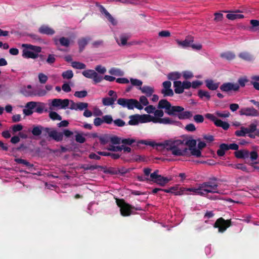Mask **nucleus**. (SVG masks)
<instances>
[{
  "label": "nucleus",
  "mask_w": 259,
  "mask_h": 259,
  "mask_svg": "<svg viewBox=\"0 0 259 259\" xmlns=\"http://www.w3.org/2000/svg\"><path fill=\"white\" fill-rule=\"evenodd\" d=\"M139 143L144 144L146 145L154 146L156 145L162 149H166L167 151H170L171 153L175 156H184L187 153V148L184 147V143L181 140L174 141H165L163 143L156 144L153 142H147L146 141L141 140L139 142Z\"/></svg>",
  "instance_id": "obj_1"
},
{
  "label": "nucleus",
  "mask_w": 259,
  "mask_h": 259,
  "mask_svg": "<svg viewBox=\"0 0 259 259\" xmlns=\"http://www.w3.org/2000/svg\"><path fill=\"white\" fill-rule=\"evenodd\" d=\"M159 109H165V112L169 115L177 116L180 120L189 119L192 116L191 112L184 111V108L180 106H171L166 99H161L158 105Z\"/></svg>",
  "instance_id": "obj_2"
},
{
  "label": "nucleus",
  "mask_w": 259,
  "mask_h": 259,
  "mask_svg": "<svg viewBox=\"0 0 259 259\" xmlns=\"http://www.w3.org/2000/svg\"><path fill=\"white\" fill-rule=\"evenodd\" d=\"M24 48L22 56L25 58L36 59L38 57V53L41 52V48L39 46H33L31 44H24L22 45Z\"/></svg>",
  "instance_id": "obj_3"
},
{
  "label": "nucleus",
  "mask_w": 259,
  "mask_h": 259,
  "mask_svg": "<svg viewBox=\"0 0 259 259\" xmlns=\"http://www.w3.org/2000/svg\"><path fill=\"white\" fill-rule=\"evenodd\" d=\"M117 103L122 107L127 108L129 110L134 109V108L141 110L143 108L142 105L135 99L120 98L117 100Z\"/></svg>",
  "instance_id": "obj_4"
},
{
  "label": "nucleus",
  "mask_w": 259,
  "mask_h": 259,
  "mask_svg": "<svg viewBox=\"0 0 259 259\" xmlns=\"http://www.w3.org/2000/svg\"><path fill=\"white\" fill-rule=\"evenodd\" d=\"M116 202L118 207L121 215L130 216L132 213V205L126 203L123 199H116Z\"/></svg>",
  "instance_id": "obj_5"
},
{
  "label": "nucleus",
  "mask_w": 259,
  "mask_h": 259,
  "mask_svg": "<svg viewBox=\"0 0 259 259\" xmlns=\"http://www.w3.org/2000/svg\"><path fill=\"white\" fill-rule=\"evenodd\" d=\"M200 186L202 191L200 192L201 196L205 195L209 193H218V185L217 183L209 181L204 182Z\"/></svg>",
  "instance_id": "obj_6"
},
{
  "label": "nucleus",
  "mask_w": 259,
  "mask_h": 259,
  "mask_svg": "<svg viewBox=\"0 0 259 259\" xmlns=\"http://www.w3.org/2000/svg\"><path fill=\"white\" fill-rule=\"evenodd\" d=\"M158 172L159 170H156L150 175V181H152L161 186H164L171 179L158 175Z\"/></svg>",
  "instance_id": "obj_7"
},
{
  "label": "nucleus",
  "mask_w": 259,
  "mask_h": 259,
  "mask_svg": "<svg viewBox=\"0 0 259 259\" xmlns=\"http://www.w3.org/2000/svg\"><path fill=\"white\" fill-rule=\"evenodd\" d=\"M231 225V220H226L221 217L217 220L213 225V227L218 228L219 232L223 233Z\"/></svg>",
  "instance_id": "obj_8"
},
{
  "label": "nucleus",
  "mask_w": 259,
  "mask_h": 259,
  "mask_svg": "<svg viewBox=\"0 0 259 259\" xmlns=\"http://www.w3.org/2000/svg\"><path fill=\"white\" fill-rule=\"evenodd\" d=\"M82 74L88 78L93 79L95 84L99 83L103 80V77L98 75L94 70L88 69L84 70L82 72Z\"/></svg>",
  "instance_id": "obj_9"
},
{
  "label": "nucleus",
  "mask_w": 259,
  "mask_h": 259,
  "mask_svg": "<svg viewBox=\"0 0 259 259\" xmlns=\"http://www.w3.org/2000/svg\"><path fill=\"white\" fill-rule=\"evenodd\" d=\"M220 89L222 92H224L230 91L236 92L239 90V85L237 83L225 82L220 86Z\"/></svg>",
  "instance_id": "obj_10"
},
{
  "label": "nucleus",
  "mask_w": 259,
  "mask_h": 259,
  "mask_svg": "<svg viewBox=\"0 0 259 259\" xmlns=\"http://www.w3.org/2000/svg\"><path fill=\"white\" fill-rule=\"evenodd\" d=\"M239 114L241 115H245L248 116H258L259 112L253 107L243 108L239 111Z\"/></svg>",
  "instance_id": "obj_11"
},
{
  "label": "nucleus",
  "mask_w": 259,
  "mask_h": 259,
  "mask_svg": "<svg viewBox=\"0 0 259 259\" xmlns=\"http://www.w3.org/2000/svg\"><path fill=\"white\" fill-rule=\"evenodd\" d=\"M100 12L104 14L105 17L108 19V20L113 25H116L117 24L116 21L114 19V18L112 16V15L106 10V9L102 5H100L99 6Z\"/></svg>",
  "instance_id": "obj_12"
},
{
  "label": "nucleus",
  "mask_w": 259,
  "mask_h": 259,
  "mask_svg": "<svg viewBox=\"0 0 259 259\" xmlns=\"http://www.w3.org/2000/svg\"><path fill=\"white\" fill-rule=\"evenodd\" d=\"M176 41L179 46L183 48L189 47L191 46V43L193 42V37L191 36H187L185 39L183 41H181L178 39Z\"/></svg>",
  "instance_id": "obj_13"
},
{
  "label": "nucleus",
  "mask_w": 259,
  "mask_h": 259,
  "mask_svg": "<svg viewBox=\"0 0 259 259\" xmlns=\"http://www.w3.org/2000/svg\"><path fill=\"white\" fill-rule=\"evenodd\" d=\"M50 137L56 142H60L63 140V134L52 129V132L50 133Z\"/></svg>",
  "instance_id": "obj_14"
},
{
  "label": "nucleus",
  "mask_w": 259,
  "mask_h": 259,
  "mask_svg": "<svg viewBox=\"0 0 259 259\" xmlns=\"http://www.w3.org/2000/svg\"><path fill=\"white\" fill-rule=\"evenodd\" d=\"M163 192L172 193L176 195H182L184 194V190L182 189L178 190V186L171 187L169 189H163Z\"/></svg>",
  "instance_id": "obj_15"
},
{
  "label": "nucleus",
  "mask_w": 259,
  "mask_h": 259,
  "mask_svg": "<svg viewBox=\"0 0 259 259\" xmlns=\"http://www.w3.org/2000/svg\"><path fill=\"white\" fill-rule=\"evenodd\" d=\"M205 117L210 120L213 122L214 124L218 127H221L223 121L217 118L213 114L211 113H207L205 115Z\"/></svg>",
  "instance_id": "obj_16"
},
{
  "label": "nucleus",
  "mask_w": 259,
  "mask_h": 259,
  "mask_svg": "<svg viewBox=\"0 0 259 259\" xmlns=\"http://www.w3.org/2000/svg\"><path fill=\"white\" fill-rule=\"evenodd\" d=\"M91 40V38L88 37H82L78 40V45L79 46V52H81L84 49L85 46L88 44L89 41Z\"/></svg>",
  "instance_id": "obj_17"
},
{
  "label": "nucleus",
  "mask_w": 259,
  "mask_h": 259,
  "mask_svg": "<svg viewBox=\"0 0 259 259\" xmlns=\"http://www.w3.org/2000/svg\"><path fill=\"white\" fill-rule=\"evenodd\" d=\"M235 155L237 158L246 159L249 157V151L247 150H240L235 152Z\"/></svg>",
  "instance_id": "obj_18"
},
{
  "label": "nucleus",
  "mask_w": 259,
  "mask_h": 259,
  "mask_svg": "<svg viewBox=\"0 0 259 259\" xmlns=\"http://www.w3.org/2000/svg\"><path fill=\"white\" fill-rule=\"evenodd\" d=\"M39 33L47 35H53L55 33V31L51 28L46 25H42L38 29Z\"/></svg>",
  "instance_id": "obj_19"
},
{
  "label": "nucleus",
  "mask_w": 259,
  "mask_h": 259,
  "mask_svg": "<svg viewBox=\"0 0 259 259\" xmlns=\"http://www.w3.org/2000/svg\"><path fill=\"white\" fill-rule=\"evenodd\" d=\"M206 87L210 90H216L219 87V82H214L212 79L205 80Z\"/></svg>",
  "instance_id": "obj_20"
},
{
  "label": "nucleus",
  "mask_w": 259,
  "mask_h": 259,
  "mask_svg": "<svg viewBox=\"0 0 259 259\" xmlns=\"http://www.w3.org/2000/svg\"><path fill=\"white\" fill-rule=\"evenodd\" d=\"M56 45H60L61 46H63L68 48L70 46V40L68 38L65 37H61L58 40H55Z\"/></svg>",
  "instance_id": "obj_21"
},
{
  "label": "nucleus",
  "mask_w": 259,
  "mask_h": 259,
  "mask_svg": "<svg viewBox=\"0 0 259 259\" xmlns=\"http://www.w3.org/2000/svg\"><path fill=\"white\" fill-rule=\"evenodd\" d=\"M117 95H114L112 97L104 98L102 99V103L104 106L112 105L114 102L117 100Z\"/></svg>",
  "instance_id": "obj_22"
},
{
  "label": "nucleus",
  "mask_w": 259,
  "mask_h": 259,
  "mask_svg": "<svg viewBox=\"0 0 259 259\" xmlns=\"http://www.w3.org/2000/svg\"><path fill=\"white\" fill-rule=\"evenodd\" d=\"M174 87L175 93L180 94L184 92V88L181 81H175L174 82Z\"/></svg>",
  "instance_id": "obj_23"
},
{
  "label": "nucleus",
  "mask_w": 259,
  "mask_h": 259,
  "mask_svg": "<svg viewBox=\"0 0 259 259\" xmlns=\"http://www.w3.org/2000/svg\"><path fill=\"white\" fill-rule=\"evenodd\" d=\"M238 56L240 58L248 62L252 61L254 60L253 56L249 53L246 52L240 53Z\"/></svg>",
  "instance_id": "obj_24"
},
{
  "label": "nucleus",
  "mask_w": 259,
  "mask_h": 259,
  "mask_svg": "<svg viewBox=\"0 0 259 259\" xmlns=\"http://www.w3.org/2000/svg\"><path fill=\"white\" fill-rule=\"evenodd\" d=\"M128 124L131 125H137L140 123L139 114L132 115L129 116Z\"/></svg>",
  "instance_id": "obj_25"
},
{
  "label": "nucleus",
  "mask_w": 259,
  "mask_h": 259,
  "mask_svg": "<svg viewBox=\"0 0 259 259\" xmlns=\"http://www.w3.org/2000/svg\"><path fill=\"white\" fill-rule=\"evenodd\" d=\"M139 89L141 92L145 94L147 97H150L154 93V89L149 86L144 85L143 87H140Z\"/></svg>",
  "instance_id": "obj_26"
},
{
  "label": "nucleus",
  "mask_w": 259,
  "mask_h": 259,
  "mask_svg": "<svg viewBox=\"0 0 259 259\" xmlns=\"http://www.w3.org/2000/svg\"><path fill=\"white\" fill-rule=\"evenodd\" d=\"M42 126L41 125H33L31 132L34 136H39L42 134Z\"/></svg>",
  "instance_id": "obj_27"
},
{
  "label": "nucleus",
  "mask_w": 259,
  "mask_h": 259,
  "mask_svg": "<svg viewBox=\"0 0 259 259\" xmlns=\"http://www.w3.org/2000/svg\"><path fill=\"white\" fill-rule=\"evenodd\" d=\"M196 140L194 139H190L187 140L184 143V146H183V148L187 147L186 146H187L189 148H187V153L188 154H189V150L190 149H192L196 147Z\"/></svg>",
  "instance_id": "obj_28"
},
{
  "label": "nucleus",
  "mask_w": 259,
  "mask_h": 259,
  "mask_svg": "<svg viewBox=\"0 0 259 259\" xmlns=\"http://www.w3.org/2000/svg\"><path fill=\"white\" fill-rule=\"evenodd\" d=\"M20 93L25 97L35 96V92L32 90H28L25 87L21 89Z\"/></svg>",
  "instance_id": "obj_29"
},
{
  "label": "nucleus",
  "mask_w": 259,
  "mask_h": 259,
  "mask_svg": "<svg viewBox=\"0 0 259 259\" xmlns=\"http://www.w3.org/2000/svg\"><path fill=\"white\" fill-rule=\"evenodd\" d=\"M181 76V74L179 72H171L168 74L167 77L169 80L177 81Z\"/></svg>",
  "instance_id": "obj_30"
},
{
  "label": "nucleus",
  "mask_w": 259,
  "mask_h": 259,
  "mask_svg": "<svg viewBox=\"0 0 259 259\" xmlns=\"http://www.w3.org/2000/svg\"><path fill=\"white\" fill-rule=\"evenodd\" d=\"M128 39V36L126 34H123L120 35L119 40L116 39V42L119 46H125L127 44V40Z\"/></svg>",
  "instance_id": "obj_31"
},
{
  "label": "nucleus",
  "mask_w": 259,
  "mask_h": 259,
  "mask_svg": "<svg viewBox=\"0 0 259 259\" xmlns=\"http://www.w3.org/2000/svg\"><path fill=\"white\" fill-rule=\"evenodd\" d=\"M220 56L222 58L227 60H232L235 58V55L231 52H227L221 54Z\"/></svg>",
  "instance_id": "obj_32"
},
{
  "label": "nucleus",
  "mask_w": 259,
  "mask_h": 259,
  "mask_svg": "<svg viewBox=\"0 0 259 259\" xmlns=\"http://www.w3.org/2000/svg\"><path fill=\"white\" fill-rule=\"evenodd\" d=\"M228 147L227 144L223 143L220 144L219 149L217 150V154L219 156H223L225 155V151H227Z\"/></svg>",
  "instance_id": "obj_33"
},
{
  "label": "nucleus",
  "mask_w": 259,
  "mask_h": 259,
  "mask_svg": "<svg viewBox=\"0 0 259 259\" xmlns=\"http://www.w3.org/2000/svg\"><path fill=\"white\" fill-rule=\"evenodd\" d=\"M81 168L85 170H94L95 169L98 168L103 169V167L102 166L97 165H89V164H83Z\"/></svg>",
  "instance_id": "obj_34"
},
{
  "label": "nucleus",
  "mask_w": 259,
  "mask_h": 259,
  "mask_svg": "<svg viewBox=\"0 0 259 259\" xmlns=\"http://www.w3.org/2000/svg\"><path fill=\"white\" fill-rule=\"evenodd\" d=\"M71 66L73 68L77 69H83L86 68V65L84 63L77 61L72 62Z\"/></svg>",
  "instance_id": "obj_35"
},
{
  "label": "nucleus",
  "mask_w": 259,
  "mask_h": 259,
  "mask_svg": "<svg viewBox=\"0 0 259 259\" xmlns=\"http://www.w3.org/2000/svg\"><path fill=\"white\" fill-rule=\"evenodd\" d=\"M109 73L115 76H122L123 75V72L119 69L112 68L109 71Z\"/></svg>",
  "instance_id": "obj_36"
},
{
  "label": "nucleus",
  "mask_w": 259,
  "mask_h": 259,
  "mask_svg": "<svg viewBox=\"0 0 259 259\" xmlns=\"http://www.w3.org/2000/svg\"><path fill=\"white\" fill-rule=\"evenodd\" d=\"M226 17L231 20H234L238 19L243 18L244 15L242 14H228L226 16Z\"/></svg>",
  "instance_id": "obj_37"
},
{
  "label": "nucleus",
  "mask_w": 259,
  "mask_h": 259,
  "mask_svg": "<svg viewBox=\"0 0 259 259\" xmlns=\"http://www.w3.org/2000/svg\"><path fill=\"white\" fill-rule=\"evenodd\" d=\"M160 121L161 123L164 124H174L179 122L178 121L171 119L169 117L161 118Z\"/></svg>",
  "instance_id": "obj_38"
},
{
  "label": "nucleus",
  "mask_w": 259,
  "mask_h": 259,
  "mask_svg": "<svg viewBox=\"0 0 259 259\" xmlns=\"http://www.w3.org/2000/svg\"><path fill=\"white\" fill-rule=\"evenodd\" d=\"M161 93L163 97H172L174 95L172 90L170 88L168 89H162Z\"/></svg>",
  "instance_id": "obj_39"
},
{
  "label": "nucleus",
  "mask_w": 259,
  "mask_h": 259,
  "mask_svg": "<svg viewBox=\"0 0 259 259\" xmlns=\"http://www.w3.org/2000/svg\"><path fill=\"white\" fill-rule=\"evenodd\" d=\"M14 161L18 163L23 164L29 167L32 168L33 167V165L32 164H31L27 160L21 158H15L14 159Z\"/></svg>",
  "instance_id": "obj_40"
},
{
  "label": "nucleus",
  "mask_w": 259,
  "mask_h": 259,
  "mask_svg": "<svg viewBox=\"0 0 259 259\" xmlns=\"http://www.w3.org/2000/svg\"><path fill=\"white\" fill-rule=\"evenodd\" d=\"M198 95L200 98L205 97L207 100H210V96L207 91L200 90L198 91Z\"/></svg>",
  "instance_id": "obj_41"
},
{
  "label": "nucleus",
  "mask_w": 259,
  "mask_h": 259,
  "mask_svg": "<svg viewBox=\"0 0 259 259\" xmlns=\"http://www.w3.org/2000/svg\"><path fill=\"white\" fill-rule=\"evenodd\" d=\"M151 115L149 114L139 115L140 123L150 122Z\"/></svg>",
  "instance_id": "obj_42"
},
{
  "label": "nucleus",
  "mask_w": 259,
  "mask_h": 259,
  "mask_svg": "<svg viewBox=\"0 0 259 259\" xmlns=\"http://www.w3.org/2000/svg\"><path fill=\"white\" fill-rule=\"evenodd\" d=\"M62 76L64 79H70L73 77V73L72 70H68L62 73Z\"/></svg>",
  "instance_id": "obj_43"
},
{
  "label": "nucleus",
  "mask_w": 259,
  "mask_h": 259,
  "mask_svg": "<svg viewBox=\"0 0 259 259\" xmlns=\"http://www.w3.org/2000/svg\"><path fill=\"white\" fill-rule=\"evenodd\" d=\"M35 108V112L39 114H41L44 111L45 108V104L41 102H37L36 106Z\"/></svg>",
  "instance_id": "obj_44"
},
{
  "label": "nucleus",
  "mask_w": 259,
  "mask_h": 259,
  "mask_svg": "<svg viewBox=\"0 0 259 259\" xmlns=\"http://www.w3.org/2000/svg\"><path fill=\"white\" fill-rule=\"evenodd\" d=\"M190 151V153L192 155L196 156L197 157H200L201 156V152L199 149H196L194 147L192 149L189 150V153Z\"/></svg>",
  "instance_id": "obj_45"
},
{
  "label": "nucleus",
  "mask_w": 259,
  "mask_h": 259,
  "mask_svg": "<svg viewBox=\"0 0 259 259\" xmlns=\"http://www.w3.org/2000/svg\"><path fill=\"white\" fill-rule=\"evenodd\" d=\"M49 117L53 120H61L62 117L57 112L55 111H51L49 113Z\"/></svg>",
  "instance_id": "obj_46"
},
{
  "label": "nucleus",
  "mask_w": 259,
  "mask_h": 259,
  "mask_svg": "<svg viewBox=\"0 0 259 259\" xmlns=\"http://www.w3.org/2000/svg\"><path fill=\"white\" fill-rule=\"evenodd\" d=\"M249 81V80L247 78L246 76L240 77L238 79V84L239 85V88L244 87L247 82Z\"/></svg>",
  "instance_id": "obj_47"
},
{
  "label": "nucleus",
  "mask_w": 259,
  "mask_h": 259,
  "mask_svg": "<svg viewBox=\"0 0 259 259\" xmlns=\"http://www.w3.org/2000/svg\"><path fill=\"white\" fill-rule=\"evenodd\" d=\"M88 95L87 91L83 90L81 91H76L74 93V96L78 98H83Z\"/></svg>",
  "instance_id": "obj_48"
},
{
  "label": "nucleus",
  "mask_w": 259,
  "mask_h": 259,
  "mask_svg": "<svg viewBox=\"0 0 259 259\" xmlns=\"http://www.w3.org/2000/svg\"><path fill=\"white\" fill-rule=\"evenodd\" d=\"M215 114L217 116L221 118H227L230 116V113L228 111H225L223 112L218 111L215 112Z\"/></svg>",
  "instance_id": "obj_49"
},
{
  "label": "nucleus",
  "mask_w": 259,
  "mask_h": 259,
  "mask_svg": "<svg viewBox=\"0 0 259 259\" xmlns=\"http://www.w3.org/2000/svg\"><path fill=\"white\" fill-rule=\"evenodd\" d=\"M38 78L39 82L42 84L45 83L48 79V76L43 73H39L38 75Z\"/></svg>",
  "instance_id": "obj_50"
},
{
  "label": "nucleus",
  "mask_w": 259,
  "mask_h": 259,
  "mask_svg": "<svg viewBox=\"0 0 259 259\" xmlns=\"http://www.w3.org/2000/svg\"><path fill=\"white\" fill-rule=\"evenodd\" d=\"M103 123H106L107 124H111L112 122H113V120L112 117L111 115H106L102 116Z\"/></svg>",
  "instance_id": "obj_51"
},
{
  "label": "nucleus",
  "mask_w": 259,
  "mask_h": 259,
  "mask_svg": "<svg viewBox=\"0 0 259 259\" xmlns=\"http://www.w3.org/2000/svg\"><path fill=\"white\" fill-rule=\"evenodd\" d=\"M99 138L100 143L102 145H105L110 141V138L107 135L100 136Z\"/></svg>",
  "instance_id": "obj_52"
},
{
  "label": "nucleus",
  "mask_w": 259,
  "mask_h": 259,
  "mask_svg": "<svg viewBox=\"0 0 259 259\" xmlns=\"http://www.w3.org/2000/svg\"><path fill=\"white\" fill-rule=\"evenodd\" d=\"M113 123L115 126L118 127H122L126 124L125 121L120 118H118L113 120Z\"/></svg>",
  "instance_id": "obj_53"
},
{
  "label": "nucleus",
  "mask_w": 259,
  "mask_h": 259,
  "mask_svg": "<svg viewBox=\"0 0 259 259\" xmlns=\"http://www.w3.org/2000/svg\"><path fill=\"white\" fill-rule=\"evenodd\" d=\"M56 61L55 55L54 54H49L46 60V62L50 65L53 64Z\"/></svg>",
  "instance_id": "obj_54"
},
{
  "label": "nucleus",
  "mask_w": 259,
  "mask_h": 259,
  "mask_svg": "<svg viewBox=\"0 0 259 259\" xmlns=\"http://www.w3.org/2000/svg\"><path fill=\"white\" fill-rule=\"evenodd\" d=\"M110 141L113 144H119L121 143V139L117 136H113L110 138Z\"/></svg>",
  "instance_id": "obj_55"
},
{
  "label": "nucleus",
  "mask_w": 259,
  "mask_h": 259,
  "mask_svg": "<svg viewBox=\"0 0 259 259\" xmlns=\"http://www.w3.org/2000/svg\"><path fill=\"white\" fill-rule=\"evenodd\" d=\"M131 82L132 84L134 86L140 87L142 85L143 82L141 80L135 78H131L130 79Z\"/></svg>",
  "instance_id": "obj_56"
},
{
  "label": "nucleus",
  "mask_w": 259,
  "mask_h": 259,
  "mask_svg": "<svg viewBox=\"0 0 259 259\" xmlns=\"http://www.w3.org/2000/svg\"><path fill=\"white\" fill-rule=\"evenodd\" d=\"M88 107V103L84 102H79L77 106V110L82 111L86 109Z\"/></svg>",
  "instance_id": "obj_57"
},
{
  "label": "nucleus",
  "mask_w": 259,
  "mask_h": 259,
  "mask_svg": "<svg viewBox=\"0 0 259 259\" xmlns=\"http://www.w3.org/2000/svg\"><path fill=\"white\" fill-rule=\"evenodd\" d=\"M107 149L109 151L117 152V151H121V146H114L110 145Z\"/></svg>",
  "instance_id": "obj_58"
},
{
  "label": "nucleus",
  "mask_w": 259,
  "mask_h": 259,
  "mask_svg": "<svg viewBox=\"0 0 259 259\" xmlns=\"http://www.w3.org/2000/svg\"><path fill=\"white\" fill-rule=\"evenodd\" d=\"M75 140L77 142L82 144L85 142V138L81 134H78L75 136Z\"/></svg>",
  "instance_id": "obj_59"
},
{
  "label": "nucleus",
  "mask_w": 259,
  "mask_h": 259,
  "mask_svg": "<svg viewBox=\"0 0 259 259\" xmlns=\"http://www.w3.org/2000/svg\"><path fill=\"white\" fill-rule=\"evenodd\" d=\"M69 103V100L68 99H61L60 107L62 109H65L68 106Z\"/></svg>",
  "instance_id": "obj_60"
},
{
  "label": "nucleus",
  "mask_w": 259,
  "mask_h": 259,
  "mask_svg": "<svg viewBox=\"0 0 259 259\" xmlns=\"http://www.w3.org/2000/svg\"><path fill=\"white\" fill-rule=\"evenodd\" d=\"M194 120L197 123H202L204 121V117L202 115L196 114L194 116Z\"/></svg>",
  "instance_id": "obj_61"
},
{
  "label": "nucleus",
  "mask_w": 259,
  "mask_h": 259,
  "mask_svg": "<svg viewBox=\"0 0 259 259\" xmlns=\"http://www.w3.org/2000/svg\"><path fill=\"white\" fill-rule=\"evenodd\" d=\"M249 157H250V159L252 161L256 160L258 158L257 153L255 151H251L250 153L249 152Z\"/></svg>",
  "instance_id": "obj_62"
},
{
  "label": "nucleus",
  "mask_w": 259,
  "mask_h": 259,
  "mask_svg": "<svg viewBox=\"0 0 259 259\" xmlns=\"http://www.w3.org/2000/svg\"><path fill=\"white\" fill-rule=\"evenodd\" d=\"M135 142V140L132 139H123L121 140V143L123 144H126L128 145H131L133 143Z\"/></svg>",
  "instance_id": "obj_63"
},
{
  "label": "nucleus",
  "mask_w": 259,
  "mask_h": 259,
  "mask_svg": "<svg viewBox=\"0 0 259 259\" xmlns=\"http://www.w3.org/2000/svg\"><path fill=\"white\" fill-rule=\"evenodd\" d=\"M95 70L101 74H104L106 72V69L101 65H97L95 67Z\"/></svg>",
  "instance_id": "obj_64"
}]
</instances>
